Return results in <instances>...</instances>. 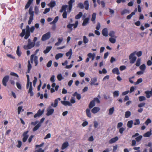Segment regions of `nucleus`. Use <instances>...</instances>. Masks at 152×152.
I'll use <instances>...</instances> for the list:
<instances>
[{
  "label": "nucleus",
  "instance_id": "nucleus-15",
  "mask_svg": "<svg viewBox=\"0 0 152 152\" xmlns=\"http://www.w3.org/2000/svg\"><path fill=\"white\" fill-rule=\"evenodd\" d=\"M102 34L105 37H107L108 35V30L107 28H103L102 31Z\"/></svg>",
  "mask_w": 152,
  "mask_h": 152
},
{
  "label": "nucleus",
  "instance_id": "nucleus-55",
  "mask_svg": "<svg viewBox=\"0 0 152 152\" xmlns=\"http://www.w3.org/2000/svg\"><path fill=\"white\" fill-rule=\"evenodd\" d=\"M18 144L16 145V146L18 148H20L22 145V142L20 140H18Z\"/></svg>",
  "mask_w": 152,
  "mask_h": 152
},
{
  "label": "nucleus",
  "instance_id": "nucleus-46",
  "mask_svg": "<svg viewBox=\"0 0 152 152\" xmlns=\"http://www.w3.org/2000/svg\"><path fill=\"white\" fill-rule=\"evenodd\" d=\"M77 7L80 9H83L84 8V4L82 3H80L78 4Z\"/></svg>",
  "mask_w": 152,
  "mask_h": 152
},
{
  "label": "nucleus",
  "instance_id": "nucleus-51",
  "mask_svg": "<svg viewBox=\"0 0 152 152\" xmlns=\"http://www.w3.org/2000/svg\"><path fill=\"white\" fill-rule=\"evenodd\" d=\"M78 23V21H77L75 22V23L71 24L72 25V26H73L74 28H75L77 27Z\"/></svg>",
  "mask_w": 152,
  "mask_h": 152
},
{
  "label": "nucleus",
  "instance_id": "nucleus-21",
  "mask_svg": "<svg viewBox=\"0 0 152 152\" xmlns=\"http://www.w3.org/2000/svg\"><path fill=\"white\" fill-rule=\"evenodd\" d=\"M100 110V108L99 107H94L91 110L92 113L95 114L97 113Z\"/></svg>",
  "mask_w": 152,
  "mask_h": 152
},
{
  "label": "nucleus",
  "instance_id": "nucleus-58",
  "mask_svg": "<svg viewBox=\"0 0 152 152\" xmlns=\"http://www.w3.org/2000/svg\"><path fill=\"white\" fill-rule=\"evenodd\" d=\"M67 12L66 11H64V12L62 14L63 17L64 18H67Z\"/></svg>",
  "mask_w": 152,
  "mask_h": 152
},
{
  "label": "nucleus",
  "instance_id": "nucleus-61",
  "mask_svg": "<svg viewBox=\"0 0 152 152\" xmlns=\"http://www.w3.org/2000/svg\"><path fill=\"white\" fill-rule=\"evenodd\" d=\"M134 13L132 12L130 15H127L126 17V19H130L132 16L134 15H133Z\"/></svg>",
  "mask_w": 152,
  "mask_h": 152
},
{
  "label": "nucleus",
  "instance_id": "nucleus-39",
  "mask_svg": "<svg viewBox=\"0 0 152 152\" xmlns=\"http://www.w3.org/2000/svg\"><path fill=\"white\" fill-rule=\"evenodd\" d=\"M63 56V54L61 53L57 54L55 56V58L57 60L59 58L62 57Z\"/></svg>",
  "mask_w": 152,
  "mask_h": 152
},
{
  "label": "nucleus",
  "instance_id": "nucleus-43",
  "mask_svg": "<svg viewBox=\"0 0 152 152\" xmlns=\"http://www.w3.org/2000/svg\"><path fill=\"white\" fill-rule=\"evenodd\" d=\"M141 59L140 58H138L136 61L135 65L137 66H139L140 65Z\"/></svg>",
  "mask_w": 152,
  "mask_h": 152
},
{
  "label": "nucleus",
  "instance_id": "nucleus-56",
  "mask_svg": "<svg viewBox=\"0 0 152 152\" xmlns=\"http://www.w3.org/2000/svg\"><path fill=\"white\" fill-rule=\"evenodd\" d=\"M119 91H115L113 92L114 97H118L119 96Z\"/></svg>",
  "mask_w": 152,
  "mask_h": 152
},
{
  "label": "nucleus",
  "instance_id": "nucleus-49",
  "mask_svg": "<svg viewBox=\"0 0 152 152\" xmlns=\"http://www.w3.org/2000/svg\"><path fill=\"white\" fill-rule=\"evenodd\" d=\"M110 42L112 43H114L116 42V39L115 38L110 37L109 39Z\"/></svg>",
  "mask_w": 152,
  "mask_h": 152
},
{
  "label": "nucleus",
  "instance_id": "nucleus-5",
  "mask_svg": "<svg viewBox=\"0 0 152 152\" xmlns=\"http://www.w3.org/2000/svg\"><path fill=\"white\" fill-rule=\"evenodd\" d=\"M50 37V33L48 32L42 36L41 38L42 41H45L49 39Z\"/></svg>",
  "mask_w": 152,
  "mask_h": 152
},
{
  "label": "nucleus",
  "instance_id": "nucleus-40",
  "mask_svg": "<svg viewBox=\"0 0 152 152\" xmlns=\"http://www.w3.org/2000/svg\"><path fill=\"white\" fill-rule=\"evenodd\" d=\"M82 13L81 12H80L78 14L75 16V18L76 19H78L82 17Z\"/></svg>",
  "mask_w": 152,
  "mask_h": 152
},
{
  "label": "nucleus",
  "instance_id": "nucleus-35",
  "mask_svg": "<svg viewBox=\"0 0 152 152\" xmlns=\"http://www.w3.org/2000/svg\"><path fill=\"white\" fill-rule=\"evenodd\" d=\"M28 70L27 73H29L30 72V70L32 68V66L30 64V61L29 60L28 61Z\"/></svg>",
  "mask_w": 152,
  "mask_h": 152
},
{
  "label": "nucleus",
  "instance_id": "nucleus-10",
  "mask_svg": "<svg viewBox=\"0 0 152 152\" xmlns=\"http://www.w3.org/2000/svg\"><path fill=\"white\" fill-rule=\"evenodd\" d=\"M44 109H43L42 110L40 109H39L37 113L35 114L34 115V117L36 118L37 117H39L41 115L44 113Z\"/></svg>",
  "mask_w": 152,
  "mask_h": 152
},
{
  "label": "nucleus",
  "instance_id": "nucleus-2",
  "mask_svg": "<svg viewBox=\"0 0 152 152\" xmlns=\"http://www.w3.org/2000/svg\"><path fill=\"white\" fill-rule=\"evenodd\" d=\"M26 77L27 79V82L26 84V88H28L29 86V88L28 91V93H30V96H33L34 95V93L32 91V83L29 82V77L28 75H26Z\"/></svg>",
  "mask_w": 152,
  "mask_h": 152
},
{
  "label": "nucleus",
  "instance_id": "nucleus-3",
  "mask_svg": "<svg viewBox=\"0 0 152 152\" xmlns=\"http://www.w3.org/2000/svg\"><path fill=\"white\" fill-rule=\"evenodd\" d=\"M28 13L30 15V16L28 21V24L30 25L31 24L34 18V12L33 11V8L32 7H30L29 8Z\"/></svg>",
  "mask_w": 152,
  "mask_h": 152
},
{
  "label": "nucleus",
  "instance_id": "nucleus-7",
  "mask_svg": "<svg viewBox=\"0 0 152 152\" xmlns=\"http://www.w3.org/2000/svg\"><path fill=\"white\" fill-rule=\"evenodd\" d=\"M35 45V43L32 42L31 43H28L27 45H24L23 48L25 50H28L31 49Z\"/></svg>",
  "mask_w": 152,
  "mask_h": 152
},
{
  "label": "nucleus",
  "instance_id": "nucleus-20",
  "mask_svg": "<svg viewBox=\"0 0 152 152\" xmlns=\"http://www.w3.org/2000/svg\"><path fill=\"white\" fill-rule=\"evenodd\" d=\"M61 103L65 106L68 105L69 106H72V104L69 101H61Z\"/></svg>",
  "mask_w": 152,
  "mask_h": 152
},
{
  "label": "nucleus",
  "instance_id": "nucleus-63",
  "mask_svg": "<svg viewBox=\"0 0 152 152\" xmlns=\"http://www.w3.org/2000/svg\"><path fill=\"white\" fill-rule=\"evenodd\" d=\"M39 12V9L37 6H35L34 7V12L36 14H38Z\"/></svg>",
  "mask_w": 152,
  "mask_h": 152
},
{
  "label": "nucleus",
  "instance_id": "nucleus-29",
  "mask_svg": "<svg viewBox=\"0 0 152 152\" xmlns=\"http://www.w3.org/2000/svg\"><path fill=\"white\" fill-rule=\"evenodd\" d=\"M69 145V143L68 142H66L64 143L62 146L61 149L64 150L67 148Z\"/></svg>",
  "mask_w": 152,
  "mask_h": 152
},
{
  "label": "nucleus",
  "instance_id": "nucleus-30",
  "mask_svg": "<svg viewBox=\"0 0 152 152\" xmlns=\"http://www.w3.org/2000/svg\"><path fill=\"white\" fill-rule=\"evenodd\" d=\"M67 7V5H64L61 7V9L60 10V12H62L63 11H66V9Z\"/></svg>",
  "mask_w": 152,
  "mask_h": 152
},
{
  "label": "nucleus",
  "instance_id": "nucleus-34",
  "mask_svg": "<svg viewBox=\"0 0 152 152\" xmlns=\"http://www.w3.org/2000/svg\"><path fill=\"white\" fill-rule=\"evenodd\" d=\"M152 134L151 131V130L150 131L148 132L143 134V136L145 137H150Z\"/></svg>",
  "mask_w": 152,
  "mask_h": 152
},
{
  "label": "nucleus",
  "instance_id": "nucleus-4",
  "mask_svg": "<svg viewBox=\"0 0 152 152\" xmlns=\"http://www.w3.org/2000/svg\"><path fill=\"white\" fill-rule=\"evenodd\" d=\"M136 53V51H134L131 53L129 56V58L130 60V63L131 64H134L136 60L137 57L134 56Z\"/></svg>",
  "mask_w": 152,
  "mask_h": 152
},
{
  "label": "nucleus",
  "instance_id": "nucleus-11",
  "mask_svg": "<svg viewBox=\"0 0 152 152\" xmlns=\"http://www.w3.org/2000/svg\"><path fill=\"white\" fill-rule=\"evenodd\" d=\"M145 94L146 97L147 98H150L152 96V88L150 91H145Z\"/></svg>",
  "mask_w": 152,
  "mask_h": 152
},
{
  "label": "nucleus",
  "instance_id": "nucleus-8",
  "mask_svg": "<svg viewBox=\"0 0 152 152\" xmlns=\"http://www.w3.org/2000/svg\"><path fill=\"white\" fill-rule=\"evenodd\" d=\"M28 131H27L26 132H24L23 133V137L22 139V141L23 142H24L26 141L28 137Z\"/></svg>",
  "mask_w": 152,
  "mask_h": 152
},
{
  "label": "nucleus",
  "instance_id": "nucleus-47",
  "mask_svg": "<svg viewBox=\"0 0 152 152\" xmlns=\"http://www.w3.org/2000/svg\"><path fill=\"white\" fill-rule=\"evenodd\" d=\"M139 100L140 102H142L145 100L146 98L144 96H141L139 97Z\"/></svg>",
  "mask_w": 152,
  "mask_h": 152
},
{
  "label": "nucleus",
  "instance_id": "nucleus-52",
  "mask_svg": "<svg viewBox=\"0 0 152 152\" xmlns=\"http://www.w3.org/2000/svg\"><path fill=\"white\" fill-rule=\"evenodd\" d=\"M22 106H19L18 108V114L19 115L20 114L21 110H22V111H24L23 109H22Z\"/></svg>",
  "mask_w": 152,
  "mask_h": 152
},
{
  "label": "nucleus",
  "instance_id": "nucleus-53",
  "mask_svg": "<svg viewBox=\"0 0 152 152\" xmlns=\"http://www.w3.org/2000/svg\"><path fill=\"white\" fill-rule=\"evenodd\" d=\"M57 78L59 81H61L62 79H63V77L61 74H59L57 76Z\"/></svg>",
  "mask_w": 152,
  "mask_h": 152
},
{
  "label": "nucleus",
  "instance_id": "nucleus-31",
  "mask_svg": "<svg viewBox=\"0 0 152 152\" xmlns=\"http://www.w3.org/2000/svg\"><path fill=\"white\" fill-rule=\"evenodd\" d=\"M86 113L87 116L89 118H91V114L90 109L87 108L86 110Z\"/></svg>",
  "mask_w": 152,
  "mask_h": 152
},
{
  "label": "nucleus",
  "instance_id": "nucleus-1",
  "mask_svg": "<svg viewBox=\"0 0 152 152\" xmlns=\"http://www.w3.org/2000/svg\"><path fill=\"white\" fill-rule=\"evenodd\" d=\"M35 29V27L34 26H31L30 28L29 26L27 25L26 27V29H22L21 33L20 34V36L23 37L25 35L24 38L25 39L28 38L30 36V32L33 33Z\"/></svg>",
  "mask_w": 152,
  "mask_h": 152
},
{
  "label": "nucleus",
  "instance_id": "nucleus-18",
  "mask_svg": "<svg viewBox=\"0 0 152 152\" xmlns=\"http://www.w3.org/2000/svg\"><path fill=\"white\" fill-rule=\"evenodd\" d=\"M118 140V137L116 136L113 138L111 139L109 141V142L110 144H112L114 143Z\"/></svg>",
  "mask_w": 152,
  "mask_h": 152
},
{
  "label": "nucleus",
  "instance_id": "nucleus-33",
  "mask_svg": "<svg viewBox=\"0 0 152 152\" xmlns=\"http://www.w3.org/2000/svg\"><path fill=\"white\" fill-rule=\"evenodd\" d=\"M115 32L114 31H112L110 32L108 35L110 37L116 38L117 37L115 36Z\"/></svg>",
  "mask_w": 152,
  "mask_h": 152
},
{
  "label": "nucleus",
  "instance_id": "nucleus-45",
  "mask_svg": "<svg viewBox=\"0 0 152 152\" xmlns=\"http://www.w3.org/2000/svg\"><path fill=\"white\" fill-rule=\"evenodd\" d=\"M114 109L113 107L110 108L109 110V113L108 114L109 115H111L114 112Z\"/></svg>",
  "mask_w": 152,
  "mask_h": 152
},
{
  "label": "nucleus",
  "instance_id": "nucleus-59",
  "mask_svg": "<svg viewBox=\"0 0 152 152\" xmlns=\"http://www.w3.org/2000/svg\"><path fill=\"white\" fill-rule=\"evenodd\" d=\"M151 122V120L149 118H148L145 122V124L148 125Z\"/></svg>",
  "mask_w": 152,
  "mask_h": 152
},
{
  "label": "nucleus",
  "instance_id": "nucleus-36",
  "mask_svg": "<svg viewBox=\"0 0 152 152\" xmlns=\"http://www.w3.org/2000/svg\"><path fill=\"white\" fill-rule=\"evenodd\" d=\"M41 126V125H40V124H37L33 129V131L34 132H35L37 130L39 127Z\"/></svg>",
  "mask_w": 152,
  "mask_h": 152
},
{
  "label": "nucleus",
  "instance_id": "nucleus-24",
  "mask_svg": "<svg viewBox=\"0 0 152 152\" xmlns=\"http://www.w3.org/2000/svg\"><path fill=\"white\" fill-rule=\"evenodd\" d=\"M112 72L113 73L117 75H118L120 74L118 69L117 67L113 69L112 70Z\"/></svg>",
  "mask_w": 152,
  "mask_h": 152
},
{
  "label": "nucleus",
  "instance_id": "nucleus-25",
  "mask_svg": "<svg viewBox=\"0 0 152 152\" xmlns=\"http://www.w3.org/2000/svg\"><path fill=\"white\" fill-rule=\"evenodd\" d=\"M73 95L74 96H76L77 99L78 100L80 99L81 98V95L79 94H78L77 92H75Z\"/></svg>",
  "mask_w": 152,
  "mask_h": 152
},
{
  "label": "nucleus",
  "instance_id": "nucleus-9",
  "mask_svg": "<svg viewBox=\"0 0 152 152\" xmlns=\"http://www.w3.org/2000/svg\"><path fill=\"white\" fill-rule=\"evenodd\" d=\"M9 77L8 75L5 76L2 79V83L3 85L5 86H6L7 85V83L9 80Z\"/></svg>",
  "mask_w": 152,
  "mask_h": 152
},
{
  "label": "nucleus",
  "instance_id": "nucleus-54",
  "mask_svg": "<svg viewBox=\"0 0 152 152\" xmlns=\"http://www.w3.org/2000/svg\"><path fill=\"white\" fill-rule=\"evenodd\" d=\"M142 135H140L137 137L135 138L137 142H139L142 139Z\"/></svg>",
  "mask_w": 152,
  "mask_h": 152
},
{
  "label": "nucleus",
  "instance_id": "nucleus-27",
  "mask_svg": "<svg viewBox=\"0 0 152 152\" xmlns=\"http://www.w3.org/2000/svg\"><path fill=\"white\" fill-rule=\"evenodd\" d=\"M95 105V102L94 101L92 100L91 101L88 106L89 108L91 109L94 107Z\"/></svg>",
  "mask_w": 152,
  "mask_h": 152
},
{
  "label": "nucleus",
  "instance_id": "nucleus-28",
  "mask_svg": "<svg viewBox=\"0 0 152 152\" xmlns=\"http://www.w3.org/2000/svg\"><path fill=\"white\" fill-rule=\"evenodd\" d=\"M88 56L89 58H91L92 60H93L95 56V54L94 53L92 54L91 53H89L88 54Z\"/></svg>",
  "mask_w": 152,
  "mask_h": 152
},
{
  "label": "nucleus",
  "instance_id": "nucleus-12",
  "mask_svg": "<svg viewBox=\"0 0 152 152\" xmlns=\"http://www.w3.org/2000/svg\"><path fill=\"white\" fill-rule=\"evenodd\" d=\"M75 2V0H69L68 2L69 4V10L70 11H71L72 7L73 4Z\"/></svg>",
  "mask_w": 152,
  "mask_h": 152
},
{
  "label": "nucleus",
  "instance_id": "nucleus-50",
  "mask_svg": "<svg viewBox=\"0 0 152 152\" xmlns=\"http://www.w3.org/2000/svg\"><path fill=\"white\" fill-rule=\"evenodd\" d=\"M140 69L142 71H144L146 68L145 65L144 64H143L140 66Z\"/></svg>",
  "mask_w": 152,
  "mask_h": 152
},
{
  "label": "nucleus",
  "instance_id": "nucleus-19",
  "mask_svg": "<svg viewBox=\"0 0 152 152\" xmlns=\"http://www.w3.org/2000/svg\"><path fill=\"white\" fill-rule=\"evenodd\" d=\"M84 7L85 10H88L89 9V4L88 0L85 1L84 2Z\"/></svg>",
  "mask_w": 152,
  "mask_h": 152
},
{
  "label": "nucleus",
  "instance_id": "nucleus-41",
  "mask_svg": "<svg viewBox=\"0 0 152 152\" xmlns=\"http://www.w3.org/2000/svg\"><path fill=\"white\" fill-rule=\"evenodd\" d=\"M72 50L71 49H70L69 50L68 52H67L66 53V56H72Z\"/></svg>",
  "mask_w": 152,
  "mask_h": 152
},
{
  "label": "nucleus",
  "instance_id": "nucleus-60",
  "mask_svg": "<svg viewBox=\"0 0 152 152\" xmlns=\"http://www.w3.org/2000/svg\"><path fill=\"white\" fill-rule=\"evenodd\" d=\"M16 86L17 88L19 89H21L22 87L21 84L18 82L16 83Z\"/></svg>",
  "mask_w": 152,
  "mask_h": 152
},
{
  "label": "nucleus",
  "instance_id": "nucleus-38",
  "mask_svg": "<svg viewBox=\"0 0 152 152\" xmlns=\"http://www.w3.org/2000/svg\"><path fill=\"white\" fill-rule=\"evenodd\" d=\"M20 47L18 46L17 47V50L16 51V53L18 56H20L21 54V52L19 50Z\"/></svg>",
  "mask_w": 152,
  "mask_h": 152
},
{
  "label": "nucleus",
  "instance_id": "nucleus-32",
  "mask_svg": "<svg viewBox=\"0 0 152 152\" xmlns=\"http://www.w3.org/2000/svg\"><path fill=\"white\" fill-rule=\"evenodd\" d=\"M56 5V2L55 1H51L48 5L51 8H53Z\"/></svg>",
  "mask_w": 152,
  "mask_h": 152
},
{
  "label": "nucleus",
  "instance_id": "nucleus-62",
  "mask_svg": "<svg viewBox=\"0 0 152 152\" xmlns=\"http://www.w3.org/2000/svg\"><path fill=\"white\" fill-rule=\"evenodd\" d=\"M125 130V129L123 127H121L119 129V132L121 134H122L123 132Z\"/></svg>",
  "mask_w": 152,
  "mask_h": 152
},
{
  "label": "nucleus",
  "instance_id": "nucleus-13",
  "mask_svg": "<svg viewBox=\"0 0 152 152\" xmlns=\"http://www.w3.org/2000/svg\"><path fill=\"white\" fill-rule=\"evenodd\" d=\"M97 81V78L96 77H94L93 79H92L91 81V82L90 83L91 85H94L97 86L99 85V83H95Z\"/></svg>",
  "mask_w": 152,
  "mask_h": 152
},
{
  "label": "nucleus",
  "instance_id": "nucleus-6",
  "mask_svg": "<svg viewBox=\"0 0 152 152\" xmlns=\"http://www.w3.org/2000/svg\"><path fill=\"white\" fill-rule=\"evenodd\" d=\"M34 58V61L35 64V66H37L38 64V57L37 56H34V55H31V56L30 60L31 63H33Z\"/></svg>",
  "mask_w": 152,
  "mask_h": 152
},
{
  "label": "nucleus",
  "instance_id": "nucleus-26",
  "mask_svg": "<svg viewBox=\"0 0 152 152\" xmlns=\"http://www.w3.org/2000/svg\"><path fill=\"white\" fill-rule=\"evenodd\" d=\"M52 48V46H48L47 47L46 49L43 51V53L45 54L48 53Z\"/></svg>",
  "mask_w": 152,
  "mask_h": 152
},
{
  "label": "nucleus",
  "instance_id": "nucleus-23",
  "mask_svg": "<svg viewBox=\"0 0 152 152\" xmlns=\"http://www.w3.org/2000/svg\"><path fill=\"white\" fill-rule=\"evenodd\" d=\"M54 111V110L53 109H50L48 110L46 113V115L47 116H49L52 115Z\"/></svg>",
  "mask_w": 152,
  "mask_h": 152
},
{
  "label": "nucleus",
  "instance_id": "nucleus-16",
  "mask_svg": "<svg viewBox=\"0 0 152 152\" xmlns=\"http://www.w3.org/2000/svg\"><path fill=\"white\" fill-rule=\"evenodd\" d=\"M89 18H86L84 20L82 24V25L83 26L87 25L89 23Z\"/></svg>",
  "mask_w": 152,
  "mask_h": 152
},
{
  "label": "nucleus",
  "instance_id": "nucleus-14",
  "mask_svg": "<svg viewBox=\"0 0 152 152\" xmlns=\"http://www.w3.org/2000/svg\"><path fill=\"white\" fill-rule=\"evenodd\" d=\"M60 101L61 99L60 98H58L56 99L54 101V104H53V103L51 104V105L53 107H56L58 105V101Z\"/></svg>",
  "mask_w": 152,
  "mask_h": 152
},
{
  "label": "nucleus",
  "instance_id": "nucleus-64",
  "mask_svg": "<svg viewBox=\"0 0 152 152\" xmlns=\"http://www.w3.org/2000/svg\"><path fill=\"white\" fill-rule=\"evenodd\" d=\"M45 150H43L42 148H39L37 150L35 151L34 152H44Z\"/></svg>",
  "mask_w": 152,
  "mask_h": 152
},
{
  "label": "nucleus",
  "instance_id": "nucleus-42",
  "mask_svg": "<svg viewBox=\"0 0 152 152\" xmlns=\"http://www.w3.org/2000/svg\"><path fill=\"white\" fill-rule=\"evenodd\" d=\"M131 115V113L129 111H128L126 112L125 114V117L126 118H128Z\"/></svg>",
  "mask_w": 152,
  "mask_h": 152
},
{
  "label": "nucleus",
  "instance_id": "nucleus-57",
  "mask_svg": "<svg viewBox=\"0 0 152 152\" xmlns=\"http://www.w3.org/2000/svg\"><path fill=\"white\" fill-rule=\"evenodd\" d=\"M145 104V102L141 103L139 104L138 105V107L140 108H141L143 107H144Z\"/></svg>",
  "mask_w": 152,
  "mask_h": 152
},
{
  "label": "nucleus",
  "instance_id": "nucleus-17",
  "mask_svg": "<svg viewBox=\"0 0 152 152\" xmlns=\"http://www.w3.org/2000/svg\"><path fill=\"white\" fill-rule=\"evenodd\" d=\"M34 0H28L27 3L25 7V9H27L29 7L30 5L32 3Z\"/></svg>",
  "mask_w": 152,
  "mask_h": 152
},
{
  "label": "nucleus",
  "instance_id": "nucleus-22",
  "mask_svg": "<svg viewBox=\"0 0 152 152\" xmlns=\"http://www.w3.org/2000/svg\"><path fill=\"white\" fill-rule=\"evenodd\" d=\"M96 13H93L92 15L91 21L94 24L95 23V19L96 17Z\"/></svg>",
  "mask_w": 152,
  "mask_h": 152
},
{
  "label": "nucleus",
  "instance_id": "nucleus-44",
  "mask_svg": "<svg viewBox=\"0 0 152 152\" xmlns=\"http://www.w3.org/2000/svg\"><path fill=\"white\" fill-rule=\"evenodd\" d=\"M58 16L56 17L53 20L52 22L50 23V24H55L57 22V21L58 20Z\"/></svg>",
  "mask_w": 152,
  "mask_h": 152
},
{
  "label": "nucleus",
  "instance_id": "nucleus-37",
  "mask_svg": "<svg viewBox=\"0 0 152 152\" xmlns=\"http://www.w3.org/2000/svg\"><path fill=\"white\" fill-rule=\"evenodd\" d=\"M133 124V121H129L127 124V126L129 128H131L132 126V125Z\"/></svg>",
  "mask_w": 152,
  "mask_h": 152
},
{
  "label": "nucleus",
  "instance_id": "nucleus-48",
  "mask_svg": "<svg viewBox=\"0 0 152 152\" xmlns=\"http://www.w3.org/2000/svg\"><path fill=\"white\" fill-rule=\"evenodd\" d=\"M83 41L85 44L87 43L88 42V39L85 36H84L83 37Z\"/></svg>",
  "mask_w": 152,
  "mask_h": 152
}]
</instances>
